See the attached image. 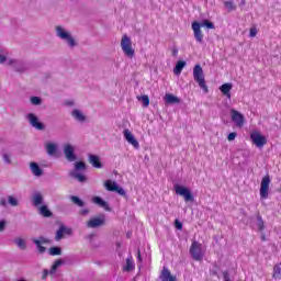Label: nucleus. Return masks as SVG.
Returning a JSON list of instances; mask_svg holds the SVG:
<instances>
[{"instance_id":"f257e3e1","label":"nucleus","mask_w":281,"mask_h":281,"mask_svg":"<svg viewBox=\"0 0 281 281\" xmlns=\"http://www.w3.org/2000/svg\"><path fill=\"white\" fill-rule=\"evenodd\" d=\"M56 30V36H58V38H60L61 41H65V43H67V45L74 49V47H76L78 45V42H76V38H74V35H71V33L67 30H65V27L58 25L55 27Z\"/></svg>"},{"instance_id":"f03ea898","label":"nucleus","mask_w":281,"mask_h":281,"mask_svg":"<svg viewBox=\"0 0 281 281\" xmlns=\"http://www.w3.org/2000/svg\"><path fill=\"white\" fill-rule=\"evenodd\" d=\"M193 78L195 82H198L201 90L204 91V93H209L207 85L205 83V75L203 74V68L201 65H195L193 68Z\"/></svg>"},{"instance_id":"7ed1b4c3","label":"nucleus","mask_w":281,"mask_h":281,"mask_svg":"<svg viewBox=\"0 0 281 281\" xmlns=\"http://www.w3.org/2000/svg\"><path fill=\"white\" fill-rule=\"evenodd\" d=\"M121 49L127 58H134L135 57V49L133 48V42L131 41V37L128 35H123L121 40Z\"/></svg>"},{"instance_id":"20e7f679","label":"nucleus","mask_w":281,"mask_h":281,"mask_svg":"<svg viewBox=\"0 0 281 281\" xmlns=\"http://www.w3.org/2000/svg\"><path fill=\"white\" fill-rule=\"evenodd\" d=\"M175 191H176V194L183 196L186 203H188L189 201L191 202L194 201V195H192V191H190V189H188L187 187L177 184L175 187Z\"/></svg>"},{"instance_id":"39448f33","label":"nucleus","mask_w":281,"mask_h":281,"mask_svg":"<svg viewBox=\"0 0 281 281\" xmlns=\"http://www.w3.org/2000/svg\"><path fill=\"white\" fill-rule=\"evenodd\" d=\"M191 258L196 261L203 260V250L201 249V244L199 241H193L190 247Z\"/></svg>"},{"instance_id":"423d86ee","label":"nucleus","mask_w":281,"mask_h":281,"mask_svg":"<svg viewBox=\"0 0 281 281\" xmlns=\"http://www.w3.org/2000/svg\"><path fill=\"white\" fill-rule=\"evenodd\" d=\"M106 223V216L104 214H101L97 217L90 218V221L87 222V227L90 229H95L98 227H102Z\"/></svg>"},{"instance_id":"0eeeda50","label":"nucleus","mask_w":281,"mask_h":281,"mask_svg":"<svg viewBox=\"0 0 281 281\" xmlns=\"http://www.w3.org/2000/svg\"><path fill=\"white\" fill-rule=\"evenodd\" d=\"M271 183V177L265 176L261 180L260 199H269V184Z\"/></svg>"},{"instance_id":"6e6552de","label":"nucleus","mask_w":281,"mask_h":281,"mask_svg":"<svg viewBox=\"0 0 281 281\" xmlns=\"http://www.w3.org/2000/svg\"><path fill=\"white\" fill-rule=\"evenodd\" d=\"M231 117L232 122H234L238 128H243V126H245V115H243V113L232 109Z\"/></svg>"},{"instance_id":"1a4fd4ad","label":"nucleus","mask_w":281,"mask_h":281,"mask_svg":"<svg viewBox=\"0 0 281 281\" xmlns=\"http://www.w3.org/2000/svg\"><path fill=\"white\" fill-rule=\"evenodd\" d=\"M33 243L37 247L38 254H45L47 251V248L43 245H49L52 243V240H49L48 238H46L44 236H41V237H38V239L33 238Z\"/></svg>"},{"instance_id":"9d476101","label":"nucleus","mask_w":281,"mask_h":281,"mask_svg":"<svg viewBox=\"0 0 281 281\" xmlns=\"http://www.w3.org/2000/svg\"><path fill=\"white\" fill-rule=\"evenodd\" d=\"M250 139H251L252 144H255V146H257V148H262L265 146V144H267V138L265 136H262V134H260L259 132H254L250 135Z\"/></svg>"},{"instance_id":"9b49d317","label":"nucleus","mask_w":281,"mask_h":281,"mask_svg":"<svg viewBox=\"0 0 281 281\" xmlns=\"http://www.w3.org/2000/svg\"><path fill=\"white\" fill-rule=\"evenodd\" d=\"M26 117L33 128H36V131H45V124L41 123L38 121V116H36L34 113H29Z\"/></svg>"},{"instance_id":"f8f14e48","label":"nucleus","mask_w":281,"mask_h":281,"mask_svg":"<svg viewBox=\"0 0 281 281\" xmlns=\"http://www.w3.org/2000/svg\"><path fill=\"white\" fill-rule=\"evenodd\" d=\"M64 155L67 161H76L78 156H76V148H74L70 144H66L64 146Z\"/></svg>"},{"instance_id":"ddd939ff","label":"nucleus","mask_w":281,"mask_h":281,"mask_svg":"<svg viewBox=\"0 0 281 281\" xmlns=\"http://www.w3.org/2000/svg\"><path fill=\"white\" fill-rule=\"evenodd\" d=\"M192 30L194 34V38L198 43H203V32L201 31V23L193 22L192 23Z\"/></svg>"},{"instance_id":"4468645a","label":"nucleus","mask_w":281,"mask_h":281,"mask_svg":"<svg viewBox=\"0 0 281 281\" xmlns=\"http://www.w3.org/2000/svg\"><path fill=\"white\" fill-rule=\"evenodd\" d=\"M31 201L34 207H41L45 199L43 198V193H41L40 191H36L32 194Z\"/></svg>"},{"instance_id":"2eb2a0df","label":"nucleus","mask_w":281,"mask_h":281,"mask_svg":"<svg viewBox=\"0 0 281 281\" xmlns=\"http://www.w3.org/2000/svg\"><path fill=\"white\" fill-rule=\"evenodd\" d=\"M123 135L128 144H131L135 148H139V142H137V139L135 138L133 133H131V131L124 130Z\"/></svg>"},{"instance_id":"dca6fc26","label":"nucleus","mask_w":281,"mask_h":281,"mask_svg":"<svg viewBox=\"0 0 281 281\" xmlns=\"http://www.w3.org/2000/svg\"><path fill=\"white\" fill-rule=\"evenodd\" d=\"M159 280H161V281H177V277L172 276V273L168 270L167 267H164L161 272H160Z\"/></svg>"},{"instance_id":"f3484780","label":"nucleus","mask_w":281,"mask_h":281,"mask_svg":"<svg viewBox=\"0 0 281 281\" xmlns=\"http://www.w3.org/2000/svg\"><path fill=\"white\" fill-rule=\"evenodd\" d=\"M88 161H89V164H91V166L93 168H99V169L103 168V165L100 161V156H98V155L89 154L88 155Z\"/></svg>"},{"instance_id":"a211bd4d","label":"nucleus","mask_w":281,"mask_h":281,"mask_svg":"<svg viewBox=\"0 0 281 281\" xmlns=\"http://www.w3.org/2000/svg\"><path fill=\"white\" fill-rule=\"evenodd\" d=\"M93 203H95V205H99V207H103V210H105V212H111V206L109 205V202L102 200V198L100 196H94L92 199Z\"/></svg>"},{"instance_id":"6ab92c4d","label":"nucleus","mask_w":281,"mask_h":281,"mask_svg":"<svg viewBox=\"0 0 281 281\" xmlns=\"http://www.w3.org/2000/svg\"><path fill=\"white\" fill-rule=\"evenodd\" d=\"M233 87H234V85H232V83H224L220 87V91L223 93V95L227 97L228 100H231Z\"/></svg>"},{"instance_id":"aec40b11","label":"nucleus","mask_w":281,"mask_h":281,"mask_svg":"<svg viewBox=\"0 0 281 281\" xmlns=\"http://www.w3.org/2000/svg\"><path fill=\"white\" fill-rule=\"evenodd\" d=\"M165 102L167 104H181V99L175 94H166Z\"/></svg>"},{"instance_id":"412c9836","label":"nucleus","mask_w":281,"mask_h":281,"mask_svg":"<svg viewBox=\"0 0 281 281\" xmlns=\"http://www.w3.org/2000/svg\"><path fill=\"white\" fill-rule=\"evenodd\" d=\"M30 168L34 177H43V169L36 162H31Z\"/></svg>"},{"instance_id":"4be33fe9","label":"nucleus","mask_w":281,"mask_h":281,"mask_svg":"<svg viewBox=\"0 0 281 281\" xmlns=\"http://www.w3.org/2000/svg\"><path fill=\"white\" fill-rule=\"evenodd\" d=\"M69 177L76 179L77 181H79V183H86L87 181V176L79 173L78 171H70Z\"/></svg>"},{"instance_id":"5701e85b","label":"nucleus","mask_w":281,"mask_h":281,"mask_svg":"<svg viewBox=\"0 0 281 281\" xmlns=\"http://www.w3.org/2000/svg\"><path fill=\"white\" fill-rule=\"evenodd\" d=\"M38 214H41V216H44V218H49L53 216L54 213L49 211V207L47 205H42L38 207Z\"/></svg>"},{"instance_id":"b1692460","label":"nucleus","mask_w":281,"mask_h":281,"mask_svg":"<svg viewBox=\"0 0 281 281\" xmlns=\"http://www.w3.org/2000/svg\"><path fill=\"white\" fill-rule=\"evenodd\" d=\"M71 115L77 122H86L87 116L82 113V111L76 109L71 112Z\"/></svg>"},{"instance_id":"393cba45","label":"nucleus","mask_w":281,"mask_h":281,"mask_svg":"<svg viewBox=\"0 0 281 281\" xmlns=\"http://www.w3.org/2000/svg\"><path fill=\"white\" fill-rule=\"evenodd\" d=\"M123 271H126L127 273L135 271V262H133V256H130L126 259V265L123 267Z\"/></svg>"},{"instance_id":"a878e982","label":"nucleus","mask_w":281,"mask_h":281,"mask_svg":"<svg viewBox=\"0 0 281 281\" xmlns=\"http://www.w3.org/2000/svg\"><path fill=\"white\" fill-rule=\"evenodd\" d=\"M46 151H47V155H49V157H54V155L58 153V146L54 143H48L46 144Z\"/></svg>"},{"instance_id":"bb28decb","label":"nucleus","mask_w":281,"mask_h":281,"mask_svg":"<svg viewBox=\"0 0 281 281\" xmlns=\"http://www.w3.org/2000/svg\"><path fill=\"white\" fill-rule=\"evenodd\" d=\"M63 265H65V260L64 259H57L55 260V262L53 263L50 270H49V274L54 276L56 273V271H58V267H63Z\"/></svg>"},{"instance_id":"cd10ccee","label":"nucleus","mask_w":281,"mask_h":281,"mask_svg":"<svg viewBox=\"0 0 281 281\" xmlns=\"http://www.w3.org/2000/svg\"><path fill=\"white\" fill-rule=\"evenodd\" d=\"M104 188L109 191V192H115L117 190V182L112 181V180H106L104 182Z\"/></svg>"},{"instance_id":"c85d7f7f","label":"nucleus","mask_w":281,"mask_h":281,"mask_svg":"<svg viewBox=\"0 0 281 281\" xmlns=\"http://www.w3.org/2000/svg\"><path fill=\"white\" fill-rule=\"evenodd\" d=\"M183 67H186V61L184 60H179L176 64V67L173 68V74L176 76H179L181 74V71H183Z\"/></svg>"},{"instance_id":"c756f323","label":"nucleus","mask_w":281,"mask_h":281,"mask_svg":"<svg viewBox=\"0 0 281 281\" xmlns=\"http://www.w3.org/2000/svg\"><path fill=\"white\" fill-rule=\"evenodd\" d=\"M15 69V71H18L19 74H23V71H27V66L25 65V63L23 61H16V64L13 67Z\"/></svg>"},{"instance_id":"7c9ffc66","label":"nucleus","mask_w":281,"mask_h":281,"mask_svg":"<svg viewBox=\"0 0 281 281\" xmlns=\"http://www.w3.org/2000/svg\"><path fill=\"white\" fill-rule=\"evenodd\" d=\"M87 170V164L85 161L75 162V170L72 172H85Z\"/></svg>"},{"instance_id":"2f4dec72","label":"nucleus","mask_w":281,"mask_h":281,"mask_svg":"<svg viewBox=\"0 0 281 281\" xmlns=\"http://www.w3.org/2000/svg\"><path fill=\"white\" fill-rule=\"evenodd\" d=\"M49 256H63V249L58 246L48 249Z\"/></svg>"},{"instance_id":"473e14b6","label":"nucleus","mask_w":281,"mask_h":281,"mask_svg":"<svg viewBox=\"0 0 281 281\" xmlns=\"http://www.w3.org/2000/svg\"><path fill=\"white\" fill-rule=\"evenodd\" d=\"M63 236H65V225L61 224L56 232L55 240H63Z\"/></svg>"},{"instance_id":"72a5a7b5","label":"nucleus","mask_w":281,"mask_h":281,"mask_svg":"<svg viewBox=\"0 0 281 281\" xmlns=\"http://www.w3.org/2000/svg\"><path fill=\"white\" fill-rule=\"evenodd\" d=\"M138 102H142L143 106L147 108L150 105V99L148 98V95L144 94V95H138L137 97Z\"/></svg>"},{"instance_id":"f704fd0d","label":"nucleus","mask_w":281,"mask_h":281,"mask_svg":"<svg viewBox=\"0 0 281 281\" xmlns=\"http://www.w3.org/2000/svg\"><path fill=\"white\" fill-rule=\"evenodd\" d=\"M70 201L78 207H85V201H82L80 198L76 195H71Z\"/></svg>"},{"instance_id":"c9c22d12","label":"nucleus","mask_w":281,"mask_h":281,"mask_svg":"<svg viewBox=\"0 0 281 281\" xmlns=\"http://www.w3.org/2000/svg\"><path fill=\"white\" fill-rule=\"evenodd\" d=\"M15 245L19 247V249H27V244L25 243V239L19 237L14 240Z\"/></svg>"},{"instance_id":"e433bc0d","label":"nucleus","mask_w":281,"mask_h":281,"mask_svg":"<svg viewBox=\"0 0 281 281\" xmlns=\"http://www.w3.org/2000/svg\"><path fill=\"white\" fill-rule=\"evenodd\" d=\"M257 226L259 232L265 231V221L262 220V216H260V213L257 214Z\"/></svg>"},{"instance_id":"4c0bfd02","label":"nucleus","mask_w":281,"mask_h":281,"mask_svg":"<svg viewBox=\"0 0 281 281\" xmlns=\"http://www.w3.org/2000/svg\"><path fill=\"white\" fill-rule=\"evenodd\" d=\"M30 102L33 104V106H41V104H43V99L40 97H31Z\"/></svg>"},{"instance_id":"58836bf2","label":"nucleus","mask_w":281,"mask_h":281,"mask_svg":"<svg viewBox=\"0 0 281 281\" xmlns=\"http://www.w3.org/2000/svg\"><path fill=\"white\" fill-rule=\"evenodd\" d=\"M272 278H274V280H280V278H281V268H280V266H274L273 267Z\"/></svg>"},{"instance_id":"ea45409f","label":"nucleus","mask_w":281,"mask_h":281,"mask_svg":"<svg viewBox=\"0 0 281 281\" xmlns=\"http://www.w3.org/2000/svg\"><path fill=\"white\" fill-rule=\"evenodd\" d=\"M8 203L12 207L19 206V200L16 198L12 196V195H8Z\"/></svg>"},{"instance_id":"a19ab883","label":"nucleus","mask_w":281,"mask_h":281,"mask_svg":"<svg viewBox=\"0 0 281 281\" xmlns=\"http://www.w3.org/2000/svg\"><path fill=\"white\" fill-rule=\"evenodd\" d=\"M200 27H207V30H214V23L209 20H204L202 21V23H200Z\"/></svg>"},{"instance_id":"79ce46f5","label":"nucleus","mask_w":281,"mask_h":281,"mask_svg":"<svg viewBox=\"0 0 281 281\" xmlns=\"http://www.w3.org/2000/svg\"><path fill=\"white\" fill-rule=\"evenodd\" d=\"M224 5L228 10V12H234V10H236V7L232 1L224 2Z\"/></svg>"},{"instance_id":"37998d69","label":"nucleus","mask_w":281,"mask_h":281,"mask_svg":"<svg viewBox=\"0 0 281 281\" xmlns=\"http://www.w3.org/2000/svg\"><path fill=\"white\" fill-rule=\"evenodd\" d=\"M115 192H117V194H120L121 196H126V191L124 190V188H121L120 186L116 187Z\"/></svg>"},{"instance_id":"c03bdc74","label":"nucleus","mask_w":281,"mask_h":281,"mask_svg":"<svg viewBox=\"0 0 281 281\" xmlns=\"http://www.w3.org/2000/svg\"><path fill=\"white\" fill-rule=\"evenodd\" d=\"M237 136L238 134L236 132H232L231 134H228L227 139L228 142H234V139H236Z\"/></svg>"},{"instance_id":"a18cd8bd","label":"nucleus","mask_w":281,"mask_h":281,"mask_svg":"<svg viewBox=\"0 0 281 281\" xmlns=\"http://www.w3.org/2000/svg\"><path fill=\"white\" fill-rule=\"evenodd\" d=\"M4 164H12V159H10V154L2 155Z\"/></svg>"},{"instance_id":"49530a36","label":"nucleus","mask_w":281,"mask_h":281,"mask_svg":"<svg viewBox=\"0 0 281 281\" xmlns=\"http://www.w3.org/2000/svg\"><path fill=\"white\" fill-rule=\"evenodd\" d=\"M175 227L178 228L179 231H181V229H183V224L179 220H176Z\"/></svg>"},{"instance_id":"de8ad7c7","label":"nucleus","mask_w":281,"mask_h":281,"mask_svg":"<svg viewBox=\"0 0 281 281\" xmlns=\"http://www.w3.org/2000/svg\"><path fill=\"white\" fill-rule=\"evenodd\" d=\"M257 34H258V30H256V27L250 29V33H249L250 38L256 37Z\"/></svg>"},{"instance_id":"09e8293b","label":"nucleus","mask_w":281,"mask_h":281,"mask_svg":"<svg viewBox=\"0 0 281 281\" xmlns=\"http://www.w3.org/2000/svg\"><path fill=\"white\" fill-rule=\"evenodd\" d=\"M5 225H8L5 220L0 221V232H4L5 231Z\"/></svg>"},{"instance_id":"8fccbe9b","label":"nucleus","mask_w":281,"mask_h":281,"mask_svg":"<svg viewBox=\"0 0 281 281\" xmlns=\"http://www.w3.org/2000/svg\"><path fill=\"white\" fill-rule=\"evenodd\" d=\"M47 276H52V274L49 273V270L44 269L42 274V280H47Z\"/></svg>"},{"instance_id":"3c124183","label":"nucleus","mask_w":281,"mask_h":281,"mask_svg":"<svg viewBox=\"0 0 281 281\" xmlns=\"http://www.w3.org/2000/svg\"><path fill=\"white\" fill-rule=\"evenodd\" d=\"M64 234H67V236H71V234H74V231L64 226Z\"/></svg>"},{"instance_id":"603ef678","label":"nucleus","mask_w":281,"mask_h":281,"mask_svg":"<svg viewBox=\"0 0 281 281\" xmlns=\"http://www.w3.org/2000/svg\"><path fill=\"white\" fill-rule=\"evenodd\" d=\"M80 216H87L89 214V209H82L79 211Z\"/></svg>"},{"instance_id":"864d4df0","label":"nucleus","mask_w":281,"mask_h":281,"mask_svg":"<svg viewBox=\"0 0 281 281\" xmlns=\"http://www.w3.org/2000/svg\"><path fill=\"white\" fill-rule=\"evenodd\" d=\"M0 206L8 207V201H5V199H0Z\"/></svg>"},{"instance_id":"5fc2aeb1","label":"nucleus","mask_w":281,"mask_h":281,"mask_svg":"<svg viewBox=\"0 0 281 281\" xmlns=\"http://www.w3.org/2000/svg\"><path fill=\"white\" fill-rule=\"evenodd\" d=\"M18 61H19V60H16V59H9V60H8V65H9V66H12V65H13V67H14V65H16Z\"/></svg>"},{"instance_id":"6e6d98bb","label":"nucleus","mask_w":281,"mask_h":281,"mask_svg":"<svg viewBox=\"0 0 281 281\" xmlns=\"http://www.w3.org/2000/svg\"><path fill=\"white\" fill-rule=\"evenodd\" d=\"M5 60H8V57H5L4 55H0V65H3Z\"/></svg>"},{"instance_id":"4d7b16f0","label":"nucleus","mask_w":281,"mask_h":281,"mask_svg":"<svg viewBox=\"0 0 281 281\" xmlns=\"http://www.w3.org/2000/svg\"><path fill=\"white\" fill-rule=\"evenodd\" d=\"M137 260L142 262V250H139V248L137 249Z\"/></svg>"},{"instance_id":"13d9d810","label":"nucleus","mask_w":281,"mask_h":281,"mask_svg":"<svg viewBox=\"0 0 281 281\" xmlns=\"http://www.w3.org/2000/svg\"><path fill=\"white\" fill-rule=\"evenodd\" d=\"M177 54H179V49L175 48V49L172 50V56H177Z\"/></svg>"},{"instance_id":"bf43d9fd","label":"nucleus","mask_w":281,"mask_h":281,"mask_svg":"<svg viewBox=\"0 0 281 281\" xmlns=\"http://www.w3.org/2000/svg\"><path fill=\"white\" fill-rule=\"evenodd\" d=\"M116 247H117V249H120V247H122V244L120 241H117Z\"/></svg>"},{"instance_id":"052dcab7","label":"nucleus","mask_w":281,"mask_h":281,"mask_svg":"<svg viewBox=\"0 0 281 281\" xmlns=\"http://www.w3.org/2000/svg\"><path fill=\"white\" fill-rule=\"evenodd\" d=\"M89 238H93V234H92V235H89Z\"/></svg>"},{"instance_id":"680f3d73","label":"nucleus","mask_w":281,"mask_h":281,"mask_svg":"<svg viewBox=\"0 0 281 281\" xmlns=\"http://www.w3.org/2000/svg\"><path fill=\"white\" fill-rule=\"evenodd\" d=\"M241 3H245V0H241Z\"/></svg>"}]
</instances>
